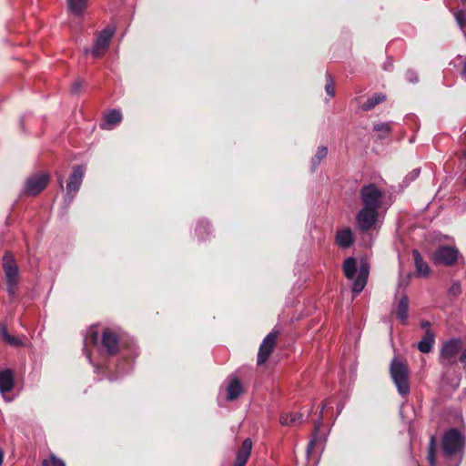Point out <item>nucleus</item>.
Returning <instances> with one entry per match:
<instances>
[{
    "instance_id": "obj_1",
    "label": "nucleus",
    "mask_w": 466,
    "mask_h": 466,
    "mask_svg": "<svg viewBox=\"0 0 466 466\" xmlns=\"http://www.w3.org/2000/svg\"><path fill=\"white\" fill-rule=\"evenodd\" d=\"M2 268L6 280V290L10 298L15 297L20 281V269L14 254L6 250L2 258Z\"/></svg>"
},
{
    "instance_id": "obj_2",
    "label": "nucleus",
    "mask_w": 466,
    "mask_h": 466,
    "mask_svg": "<svg viewBox=\"0 0 466 466\" xmlns=\"http://www.w3.org/2000/svg\"><path fill=\"white\" fill-rule=\"evenodd\" d=\"M390 374L398 392L407 396L410 391V370L407 361L394 358L390 365Z\"/></svg>"
},
{
    "instance_id": "obj_3",
    "label": "nucleus",
    "mask_w": 466,
    "mask_h": 466,
    "mask_svg": "<svg viewBox=\"0 0 466 466\" xmlns=\"http://www.w3.org/2000/svg\"><path fill=\"white\" fill-rule=\"evenodd\" d=\"M465 445V437L456 428L448 430L441 440V449L446 457H452L461 451Z\"/></svg>"
},
{
    "instance_id": "obj_4",
    "label": "nucleus",
    "mask_w": 466,
    "mask_h": 466,
    "mask_svg": "<svg viewBox=\"0 0 466 466\" xmlns=\"http://www.w3.org/2000/svg\"><path fill=\"white\" fill-rule=\"evenodd\" d=\"M51 179L47 171H39L28 176L25 181L23 195L36 197L46 189Z\"/></svg>"
},
{
    "instance_id": "obj_5",
    "label": "nucleus",
    "mask_w": 466,
    "mask_h": 466,
    "mask_svg": "<svg viewBox=\"0 0 466 466\" xmlns=\"http://www.w3.org/2000/svg\"><path fill=\"white\" fill-rule=\"evenodd\" d=\"M360 198L363 208L380 209L383 193L376 184L370 183L360 188Z\"/></svg>"
},
{
    "instance_id": "obj_6",
    "label": "nucleus",
    "mask_w": 466,
    "mask_h": 466,
    "mask_svg": "<svg viewBox=\"0 0 466 466\" xmlns=\"http://www.w3.org/2000/svg\"><path fill=\"white\" fill-rule=\"evenodd\" d=\"M463 342L460 338L451 339L441 344L440 350V361L442 364H454L457 356L462 350Z\"/></svg>"
},
{
    "instance_id": "obj_7",
    "label": "nucleus",
    "mask_w": 466,
    "mask_h": 466,
    "mask_svg": "<svg viewBox=\"0 0 466 466\" xmlns=\"http://www.w3.org/2000/svg\"><path fill=\"white\" fill-rule=\"evenodd\" d=\"M460 252L457 248L442 245L432 253L431 259L435 265L451 267L458 261Z\"/></svg>"
},
{
    "instance_id": "obj_8",
    "label": "nucleus",
    "mask_w": 466,
    "mask_h": 466,
    "mask_svg": "<svg viewBox=\"0 0 466 466\" xmlns=\"http://www.w3.org/2000/svg\"><path fill=\"white\" fill-rule=\"evenodd\" d=\"M119 338L118 335L109 328L103 330L100 353L109 357H114L119 353Z\"/></svg>"
},
{
    "instance_id": "obj_9",
    "label": "nucleus",
    "mask_w": 466,
    "mask_h": 466,
    "mask_svg": "<svg viewBox=\"0 0 466 466\" xmlns=\"http://www.w3.org/2000/svg\"><path fill=\"white\" fill-rule=\"evenodd\" d=\"M379 218V209L363 208L356 216L357 228L361 232L370 230L377 223Z\"/></svg>"
},
{
    "instance_id": "obj_10",
    "label": "nucleus",
    "mask_w": 466,
    "mask_h": 466,
    "mask_svg": "<svg viewBox=\"0 0 466 466\" xmlns=\"http://www.w3.org/2000/svg\"><path fill=\"white\" fill-rule=\"evenodd\" d=\"M278 336V331L272 330L264 338L258 352V365H263L268 360L274 348L276 347Z\"/></svg>"
},
{
    "instance_id": "obj_11",
    "label": "nucleus",
    "mask_w": 466,
    "mask_h": 466,
    "mask_svg": "<svg viewBox=\"0 0 466 466\" xmlns=\"http://www.w3.org/2000/svg\"><path fill=\"white\" fill-rule=\"evenodd\" d=\"M114 33V29L110 27H106L99 33L91 51L95 58H100L106 54Z\"/></svg>"
},
{
    "instance_id": "obj_12",
    "label": "nucleus",
    "mask_w": 466,
    "mask_h": 466,
    "mask_svg": "<svg viewBox=\"0 0 466 466\" xmlns=\"http://www.w3.org/2000/svg\"><path fill=\"white\" fill-rule=\"evenodd\" d=\"M85 167L83 166H76L69 177L66 184V197L71 201L78 192L83 181Z\"/></svg>"
},
{
    "instance_id": "obj_13",
    "label": "nucleus",
    "mask_w": 466,
    "mask_h": 466,
    "mask_svg": "<svg viewBox=\"0 0 466 466\" xmlns=\"http://www.w3.org/2000/svg\"><path fill=\"white\" fill-rule=\"evenodd\" d=\"M328 405H329V401L328 400H323L322 401L321 411H320V418L319 419V420H317L315 422L314 432H313L312 438H311V440L309 442L308 447H307V455L308 456H309L311 454L312 451L318 445H319L321 443V441H322L321 436L319 435V430H320V427L322 425V413H323L324 410H326L328 408Z\"/></svg>"
},
{
    "instance_id": "obj_14",
    "label": "nucleus",
    "mask_w": 466,
    "mask_h": 466,
    "mask_svg": "<svg viewBox=\"0 0 466 466\" xmlns=\"http://www.w3.org/2000/svg\"><path fill=\"white\" fill-rule=\"evenodd\" d=\"M252 451V441L249 438L243 441L241 446L237 451L233 466H246Z\"/></svg>"
},
{
    "instance_id": "obj_15",
    "label": "nucleus",
    "mask_w": 466,
    "mask_h": 466,
    "mask_svg": "<svg viewBox=\"0 0 466 466\" xmlns=\"http://www.w3.org/2000/svg\"><path fill=\"white\" fill-rule=\"evenodd\" d=\"M354 243V237L350 228L340 229L336 234V244L342 248H348Z\"/></svg>"
},
{
    "instance_id": "obj_16",
    "label": "nucleus",
    "mask_w": 466,
    "mask_h": 466,
    "mask_svg": "<svg viewBox=\"0 0 466 466\" xmlns=\"http://www.w3.org/2000/svg\"><path fill=\"white\" fill-rule=\"evenodd\" d=\"M412 258L414 260L417 275L421 277H429L431 268L428 263L423 260L420 253L417 249L412 250Z\"/></svg>"
},
{
    "instance_id": "obj_17",
    "label": "nucleus",
    "mask_w": 466,
    "mask_h": 466,
    "mask_svg": "<svg viewBox=\"0 0 466 466\" xmlns=\"http://www.w3.org/2000/svg\"><path fill=\"white\" fill-rule=\"evenodd\" d=\"M15 384L14 373L6 369L0 371V391L2 393L9 392L13 390Z\"/></svg>"
},
{
    "instance_id": "obj_18",
    "label": "nucleus",
    "mask_w": 466,
    "mask_h": 466,
    "mask_svg": "<svg viewBox=\"0 0 466 466\" xmlns=\"http://www.w3.org/2000/svg\"><path fill=\"white\" fill-rule=\"evenodd\" d=\"M434 343L435 333L431 329H427L421 340L418 343V350L422 353H429L431 351Z\"/></svg>"
},
{
    "instance_id": "obj_19",
    "label": "nucleus",
    "mask_w": 466,
    "mask_h": 466,
    "mask_svg": "<svg viewBox=\"0 0 466 466\" xmlns=\"http://www.w3.org/2000/svg\"><path fill=\"white\" fill-rule=\"evenodd\" d=\"M369 275V268L365 265H361L360 273L353 282L352 291L359 294L363 290L367 284Z\"/></svg>"
},
{
    "instance_id": "obj_20",
    "label": "nucleus",
    "mask_w": 466,
    "mask_h": 466,
    "mask_svg": "<svg viewBox=\"0 0 466 466\" xmlns=\"http://www.w3.org/2000/svg\"><path fill=\"white\" fill-rule=\"evenodd\" d=\"M227 400H234L238 399L243 392V387L238 379L234 378L230 380L227 388Z\"/></svg>"
},
{
    "instance_id": "obj_21",
    "label": "nucleus",
    "mask_w": 466,
    "mask_h": 466,
    "mask_svg": "<svg viewBox=\"0 0 466 466\" xmlns=\"http://www.w3.org/2000/svg\"><path fill=\"white\" fill-rule=\"evenodd\" d=\"M343 272L347 279H352L357 272V261L354 258H347L343 262Z\"/></svg>"
},
{
    "instance_id": "obj_22",
    "label": "nucleus",
    "mask_w": 466,
    "mask_h": 466,
    "mask_svg": "<svg viewBox=\"0 0 466 466\" xmlns=\"http://www.w3.org/2000/svg\"><path fill=\"white\" fill-rule=\"evenodd\" d=\"M302 421V414L289 412L282 413L279 417V422L284 426H292Z\"/></svg>"
},
{
    "instance_id": "obj_23",
    "label": "nucleus",
    "mask_w": 466,
    "mask_h": 466,
    "mask_svg": "<svg viewBox=\"0 0 466 466\" xmlns=\"http://www.w3.org/2000/svg\"><path fill=\"white\" fill-rule=\"evenodd\" d=\"M409 300L407 296H403L400 299L398 308L396 311L397 318L401 321L405 322L408 318Z\"/></svg>"
},
{
    "instance_id": "obj_24",
    "label": "nucleus",
    "mask_w": 466,
    "mask_h": 466,
    "mask_svg": "<svg viewBox=\"0 0 466 466\" xmlns=\"http://www.w3.org/2000/svg\"><path fill=\"white\" fill-rule=\"evenodd\" d=\"M386 100V95L382 93L375 94L373 96L370 97L364 104L361 106V109L363 111H370L373 109L377 105L384 102Z\"/></svg>"
},
{
    "instance_id": "obj_25",
    "label": "nucleus",
    "mask_w": 466,
    "mask_h": 466,
    "mask_svg": "<svg viewBox=\"0 0 466 466\" xmlns=\"http://www.w3.org/2000/svg\"><path fill=\"white\" fill-rule=\"evenodd\" d=\"M0 339L11 346H19L21 344V340L18 338L9 334L5 324H0Z\"/></svg>"
},
{
    "instance_id": "obj_26",
    "label": "nucleus",
    "mask_w": 466,
    "mask_h": 466,
    "mask_svg": "<svg viewBox=\"0 0 466 466\" xmlns=\"http://www.w3.org/2000/svg\"><path fill=\"white\" fill-rule=\"evenodd\" d=\"M436 449H437V441L434 435H431L429 441L428 447V454L427 460L431 466H435L436 464Z\"/></svg>"
},
{
    "instance_id": "obj_27",
    "label": "nucleus",
    "mask_w": 466,
    "mask_h": 466,
    "mask_svg": "<svg viewBox=\"0 0 466 466\" xmlns=\"http://www.w3.org/2000/svg\"><path fill=\"white\" fill-rule=\"evenodd\" d=\"M195 233L199 240H204L210 234V224L205 220L199 221L196 227Z\"/></svg>"
},
{
    "instance_id": "obj_28",
    "label": "nucleus",
    "mask_w": 466,
    "mask_h": 466,
    "mask_svg": "<svg viewBox=\"0 0 466 466\" xmlns=\"http://www.w3.org/2000/svg\"><path fill=\"white\" fill-rule=\"evenodd\" d=\"M328 148L325 146H321L318 148L316 154L311 158V166L312 170H315L316 167L320 164V162L327 157Z\"/></svg>"
},
{
    "instance_id": "obj_29",
    "label": "nucleus",
    "mask_w": 466,
    "mask_h": 466,
    "mask_svg": "<svg viewBox=\"0 0 466 466\" xmlns=\"http://www.w3.org/2000/svg\"><path fill=\"white\" fill-rule=\"evenodd\" d=\"M68 7L75 15H80L86 6V0H67Z\"/></svg>"
},
{
    "instance_id": "obj_30",
    "label": "nucleus",
    "mask_w": 466,
    "mask_h": 466,
    "mask_svg": "<svg viewBox=\"0 0 466 466\" xmlns=\"http://www.w3.org/2000/svg\"><path fill=\"white\" fill-rule=\"evenodd\" d=\"M105 120L107 124L116 125L121 122L122 115H121L120 111H118L116 109H113V110L108 111L105 115Z\"/></svg>"
},
{
    "instance_id": "obj_31",
    "label": "nucleus",
    "mask_w": 466,
    "mask_h": 466,
    "mask_svg": "<svg viewBox=\"0 0 466 466\" xmlns=\"http://www.w3.org/2000/svg\"><path fill=\"white\" fill-rule=\"evenodd\" d=\"M373 129L377 132H381V134L379 136L380 139L385 138L391 132V127L390 123L375 124Z\"/></svg>"
},
{
    "instance_id": "obj_32",
    "label": "nucleus",
    "mask_w": 466,
    "mask_h": 466,
    "mask_svg": "<svg viewBox=\"0 0 466 466\" xmlns=\"http://www.w3.org/2000/svg\"><path fill=\"white\" fill-rule=\"evenodd\" d=\"M98 339H99V334H98L97 330L91 328L88 330L86 337L85 338V346L96 345L98 343Z\"/></svg>"
},
{
    "instance_id": "obj_33",
    "label": "nucleus",
    "mask_w": 466,
    "mask_h": 466,
    "mask_svg": "<svg viewBox=\"0 0 466 466\" xmlns=\"http://www.w3.org/2000/svg\"><path fill=\"white\" fill-rule=\"evenodd\" d=\"M325 90L329 96H335L334 80L330 74H326Z\"/></svg>"
},
{
    "instance_id": "obj_34",
    "label": "nucleus",
    "mask_w": 466,
    "mask_h": 466,
    "mask_svg": "<svg viewBox=\"0 0 466 466\" xmlns=\"http://www.w3.org/2000/svg\"><path fill=\"white\" fill-rule=\"evenodd\" d=\"M457 24L459 25L461 30H464L466 27V15L462 10H457L454 14Z\"/></svg>"
},
{
    "instance_id": "obj_35",
    "label": "nucleus",
    "mask_w": 466,
    "mask_h": 466,
    "mask_svg": "<svg viewBox=\"0 0 466 466\" xmlns=\"http://www.w3.org/2000/svg\"><path fill=\"white\" fill-rule=\"evenodd\" d=\"M51 466H66V463L56 455L52 454L50 456Z\"/></svg>"
},
{
    "instance_id": "obj_36",
    "label": "nucleus",
    "mask_w": 466,
    "mask_h": 466,
    "mask_svg": "<svg viewBox=\"0 0 466 466\" xmlns=\"http://www.w3.org/2000/svg\"><path fill=\"white\" fill-rule=\"evenodd\" d=\"M459 360L463 365V369L466 370V348L461 350Z\"/></svg>"
},
{
    "instance_id": "obj_37",
    "label": "nucleus",
    "mask_w": 466,
    "mask_h": 466,
    "mask_svg": "<svg viewBox=\"0 0 466 466\" xmlns=\"http://www.w3.org/2000/svg\"><path fill=\"white\" fill-rule=\"evenodd\" d=\"M82 84H83V81L82 80H77L76 81L74 84H73V86H72V92L73 93H76L78 92V90L80 89V87L82 86Z\"/></svg>"
},
{
    "instance_id": "obj_38",
    "label": "nucleus",
    "mask_w": 466,
    "mask_h": 466,
    "mask_svg": "<svg viewBox=\"0 0 466 466\" xmlns=\"http://www.w3.org/2000/svg\"><path fill=\"white\" fill-rule=\"evenodd\" d=\"M407 78L409 79L410 82L411 83H417L418 82V76L414 75L413 72H408L407 73Z\"/></svg>"
},
{
    "instance_id": "obj_39",
    "label": "nucleus",
    "mask_w": 466,
    "mask_h": 466,
    "mask_svg": "<svg viewBox=\"0 0 466 466\" xmlns=\"http://www.w3.org/2000/svg\"><path fill=\"white\" fill-rule=\"evenodd\" d=\"M430 326H431V323L428 320H423V321L420 322V328L424 329L425 330L427 329H430Z\"/></svg>"
},
{
    "instance_id": "obj_40",
    "label": "nucleus",
    "mask_w": 466,
    "mask_h": 466,
    "mask_svg": "<svg viewBox=\"0 0 466 466\" xmlns=\"http://www.w3.org/2000/svg\"><path fill=\"white\" fill-rule=\"evenodd\" d=\"M450 291H451V293H453V294H456V293L460 292V285H459V284H454V285L451 287V290H450Z\"/></svg>"
},
{
    "instance_id": "obj_41",
    "label": "nucleus",
    "mask_w": 466,
    "mask_h": 466,
    "mask_svg": "<svg viewBox=\"0 0 466 466\" xmlns=\"http://www.w3.org/2000/svg\"><path fill=\"white\" fill-rule=\"evenodd\" d=\"M3 459H4V451L3 450L0 448V466L2 465L3 463Z\"/></svg>"
},
{
    "instance_id": "obj_42",
    "label": "nucleus",
    "mask_w": 466,
    "mask_h": 466,
    "mask_svg": "<svg viewBox=\"0 0 466 466\" xmlns=\"http://www.w3.org/2000/svg\"><path fill=\"white\" fill-rule=\"evenodd\" d=\"M58 182H59V185H60L61 188H63V180H62V178H58Z\"/></svg>"
},
{
    "instance_id": "obj_43",
    "label": "nucleus",
    "mask_w": 466,
    "mask_h": 466,
    "mask_svg": "<svg viewBox=\"0 0 466 466\" xmlns=\"http://www.w3.org/2000/svg\"><path fill=\"white\" fill-rule=\"evenodd\" d=\"M43 466H49L48 461L46 460L43 461Z\"/></svg>"
},
{
    "instance_id": "obj_44",
    "label": "nucleus",
    "mask_w": 466,
    "mask_h": 466,
    "mask_svg": "<svg viewBox=\"0 0 466 466\" xmlns=\"http://www.w3.org/2000/svg\"><path fill=\"white\" fill-rule=\"evenodd\" d=\"M463 4H466V0H461Z\"/></svg>"
},
{
    "instance_id": "obj_45",
    "label": "nucleus",
    "mask_w": 466,
    "mask_h": 466,
    "mask_svg": "<svg viewBox=\"0 0 466 466\" xmlns=\"http://www.w3.org/2000/svg\"><path fill=\"white\" fill-rule=\"evenodd\" d=\"M464 157H466V150L464 151Z\"/></svg>"
}]
</instances>
